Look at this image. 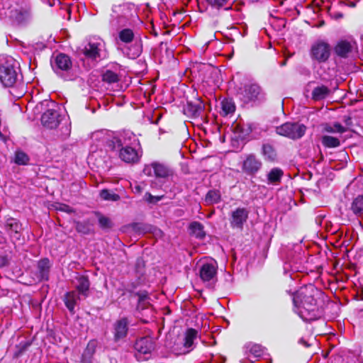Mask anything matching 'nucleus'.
<instances>
[{
	"label": "nucleus",
	"instance_id": "1",
	"mask_svg": "<svg viewBox=\"0 0 363 363\" xmlns=\"http://www.w3.org/2000/svg\"><path fill=\"white\" fill-rule=\"evenodd\" d=\"M321 294L313 284H308L301 287L293 296V303L296 313L306 320L315 318L317 310V298Z\"/></svg>",
	"mask_w": 363,
	"mask_h": 363
},
{
	"label": "nucleus",
	"instance_id": "2",
	"mask_svg": "<svg viewBox=\"0 0 363 363\" xmlns=\"http://www.w3.org/2000/svg\"><path fill=\"white\" fill-rule=\"evenodd\" d=\"M41 107L47 108V110L41 116V123L44 127L48 129H55L60 124L62 136L66 138L69 135L70 127L65 114H62L61 109L53 101L44 100L40 103Z\"/></svg>",
	"mask_w": 363,
	"mask_h": 363
},
{
	"label": "nucleus",
	"instance_id": "3",
	"mask_svg": "<svg viewBox=\"0 0 363 363\" xmlns=\"http://www.w3.org/2000/svg\"><path fill=\"white\" fill-rule=\"evenodd\" d=\"M22 4V0H0V18H9L18 24L26 23L30 12Z\"/></svg>",
	"mask_w": 363,
	"mask_h": 363
},
{
	"label": "nucleus",
	"instance_id": "4",
	"mask_svg": "<svg viewBox=\"0 0 363 363\" xmlns=\"http://www.w3.org/2000/svg\"><path fill=\"white\" fill-rule=\"evenodd\" d=\"M118 40L124 47L123 52L130 59L138 57L143 52V42L140 35L130 28H123L118 32Z\"/></svg>",
	"mask_w": 363,
	"mask_h": 363
},
{
	"label": "nucleus",
	"instance_id": "5",
	"mask_svg": "<svg viewBox=\"0 0 363 363\" xmlns=\"http://www.w3.org/2000/svg\"><path fill=\"white\" fill-rule=\"evenodd\" d=\"M21 77L20 65L13 57H0V81L4 86L11 87Z\"/></svg>",
	"mask_w": 363,
	"mask_h": 363
},
{
	"label": "nucleus",
	"instance_id": "6",
	"mask_svg": "<svg viewBox=\"0 0 363 363\" xmlns=\"http://www.w3.org/2000/svg\"><path fill=\"white\" fill-rule=\"evenodd\" d=\"M105 43L100 38H91L85 45L83 53L86 58L93 60H100L104 57Z\"/></svg>",
	"mask_w": 363,
	"mask_h": 363
},
{
	"label": "nucleus",
	"instance_id": "7",
	"mask_svg": "<svg viewBox=\"0 0 363 363\" xmlns=\"http://www.w3.org/2000/svg\"><path fill=\"white\" fill-rule=\"evenodd\" d=\"M306 130V127L303 124L298 123H285L280 126L277 127V134L289 138L292 140H297L302 138Z\"/></svg>",
	"mask_w": 363,
	"mask_h": 363
},
{
	"label": "nucleus",
	"instance_id": "8",
	"mask_svg": "<svg viewBox=\"0 0 363 363\" xmlns=\"http://www.w3.org/2000/svg\"><path fill=\"white\" fill-rule=\"evenodd\" d=\"M239 94L245 103L261 101L264 98V93L257 84H247L240 89Z\"/></svg>",
	"mask_w": 363,
	"mask_h": 363
},
{
	"label": "nucleus",
	"instance_id": "9",
	"mask_svg": "<svg viewBox=\"0 0 363 363\" xmlns=\"http://www.w3.org/2000/svg\"><path fill=\"white\" fill-rule=\"evenodd\" d=\"M310 55L313 60L319 63L325 62L330 56V46L325 41L318 40L312 45Z\"/></svg>",
	"mask_w": 363,
	"mask_h": 363
},
{
	"label": "nucleus",
	"instance_id": "10",
	"mask_svg": "<svg viewBox=\"0 0 363 363\" xmlns=\"http://www.w3.org/2000/svg\"><path fill=\"white\" fill-rule=\"evenodd\" d=\"M217 269L218 265L215 260L203 262L199 269V277L203 282L211 285L216 280Z\"/></svg>",
	"mask_w": 363,
	"mask_h": 363
},
{
	"label": "nucleus",
	"instance_id": "11",
	"mask_svg": "<svg viewBox=\"0 0 363 363\" xmlns=\"http://www.w3.org/2000/svg\"><path fill=\"white\" fill-rule=\"evenodd\" d=\"M143 173L148 177H155L157 178H167L172 175V170L166 164L153 162L151 164L145 165Z\"/></svg>",
	"mask_w": 363,
	"mask_h": 363
},
{
	"label": "nucleus",
	"instance_id": "12",
	"mask_svg": "<svg viewBox=\"0 0 363 363\" xmlns=\"http://www.w3.org/2000/svg\"><path fill=\"white\" fill-rule=\"evenodd\" d=\"M50 63L54 72L60 76H63L64 72H68L72 66L70 57L63 53H59L52 57Z\"/></svg>",
	"mask_w": 363,
	"mask_h": 363
},
{
	"label": "nucleus",
	"instance_id": "13",
	"mask_svg": "<svg viewBox=\"0 0 363 363\" xmlns=\"http://www.w3.org/2000/svg\"><path fill=\"white\" fill-rule=\"evenodd\" d=\"M205 105L201 99H197L195 101H188L184 106V113L192 118L204 117Z\"/></svg>",
	"mask_w": 363,
	"mask_h": 363
},
{
	"label": "nucleus",
	"instance_id": "14",
	"mask_svg": "<svg viewBox=\"0 0 363 363\" xmlns=\"http://www.w3.org/2000/svg\"><path fill=\"white\" fill-rule=\"evenodd\" d=\"M130 321L128 318L122 317L116 320L113 324V334L115 342L124 340L128 332Z\"/></svg>",
	"mask_w": 363,
	"mask_h": 363
},
{
	"label": "nucleus",
	"instance_id": "15",
	"mask_svg": "<svg viewBox=\"0 0 363 363\" xmlns=\"http://www.w3.org/2000/svg\"><path fill=\"white\" fill-rule=\"evenodd\" d=\"M249 211L245 208H237L230 216V224L233 228L242 230L248 218Z\"/></svg>",
	"mask_w": 363,
	"mask_h": 363
},
{
	"label": "nucleus",
	"instance_id": "16",
	"mask_svg": "<svg viewBox=\"0 0 363 363\" xmlns=\"http://www.w3.org/2000/svg\"><path fill=\"white\" fill-rule=\"evenodd\" d=\"M136 145L116 147L119 151V157L122 161L128 164L137 163L140 160V155L135 149Z\"/></svg>",
	"mask_w": 363,
	"mask_h": 363
},
{
	"label": "nucleus",
	"instance_id": "17",
	"mask_svg": "<svg viewBox=\"0 0 363 363\" xmlns=\"http://www.w3.org/2000/svg\"><path fill=\"white\" fill-rule=\"evenodd\" d=\"M4 226L12 242L15 243L21 239L22 225L17 219L13 218H7Z\"/></svg>",
	"mask_w": 363,
	"mask_h": 363
},
{
	"label": "nucleus",
	"instance_id": "18",
	"mask_svg": "<svg viewBox=\"0 0 363 363\" xmlns=\"http://www.w3.org/2000/svg\"><path fill=\"white\" fill-rule=\"evenodd\" d=\"M262 163L255 155H248L242 162V170L249 175H254L261 169Z\"/></svg>",
	"mask_w": 363,
	"mask_h": 363
},
{
	"label": "nucleus",
	"instance_id": "19",
	"mask_svg": "<svg viewBox=\"0 0 363 363\" xmlns=\"http://www.w3.org/2000/svg\"><path fill=\"white\" fill-rule=\"evenodd\" d=\"M113 149L116 147L138 145V140L133 133H124L120 137H115L111 140Z\"/></svg>",
	"mask_w": 363,
	"mask_h": 363
},
{
	"label": "nucleus",
	"instance_id": "20",
	"mask_svg": "<svg viewBox=\"0 0 363 363\" xmlns=\"http://www.w3.org/2000/svg\"><path fill=\"white\" fill-rule=\"evenodd\" d=\"M73 284L76 289L75 291L82 296V298L88 297L89 294L90 281L87 276L77 274Z\"/></svg>",
	"mask_w": 363,
	"mask_h": 363
},
{
	"label": "nucleus",
	"instance_id": "21",
	"mask_svg": "<svg viewBox=\"0 0 363 363\" xmlns=\"http://www.w3.org/2000/svg\"><path fill=\"white\" fill-rule=\"evenodd\" d=\"M354 43L347 40H340L337 41L334 47V52L341 58H347L352 52Z\"/></svg>",
	"mask_w": 363,
	"mask_h": 363
},
{
	"label": "nucleus",
	"instance_id": "22",
	"mask_svg": "<svg viewBox=\"0 0 363 363\" xmlns=\"http://www.w3.org/2000/svg\"><path fill=\"white\" fill-rule=\"evenodd\" d=\"M134 347L140 354H150L155 348L154 342L150 337H142L135 342Z\"/></svg>",
	"mask_w": 363,
	"mask_h": 363
},
{
	"label": "nucleus",
	"instance_id": "23",
	"mask_svg": "<svg viewBox=\"0 0 363 363\" xmlns=\"http://www.w3.org/2000/svg\"><path fill=\"white\" fill-rule=\"evenodd\" d=\"M82 296L76 291H68L65 294L64 302L69 311L74 314L75 313L74 308L77 302L84 300Z\"/></svg>",
	"mask_w": 363,
	"mask_h": 363
},
{
	"label": "nucleus",
	"instance_id": "24",
	"mask_svg": "<svg viewBox=\"0 0 363 363\" xmlns=\"http://www.w3.org/2000/svg\"><path fill=\"white\" fill-rule=\"evenodd\" d=\"M51 264L48 258L40 259L37 264L38 274L37 277L39 281H47L49 279V274Z\"/></svg>",
	"mask_w": 363,
	"mask_h": 363
},
{
	"label": "nucleus",
	"instance_id": "25",
	"mask_svg": "<svg viewBox=\"0 0 363 363\" xmlns=\"http://www.w3.org/2000/svg\"><path fill=\"white\" fill-rule=\"evenodd\" d=\"M350 209L357 218L363 216V195L358 196L352 201Z\"/></svg>",
	"mask_w": 363,
	"mask_h": 363
},
{
	"label": "nucleus",
	"instance_id": "26",
	"mask_svg": "<svg viewBox=\"0 0 363 363\" xmlns=\"http://www.w3.org/2000/svg\"><path fill=\"white\" fill-rule=\"evenodd\" d=\"M235 105L230 99H225L220 102V114L227 116L235 112Z\"/></svg>",
	"mask_w": 363,
	"mask_h": 363
},
{
	"label": "nucleus",
	"instance_id": "27",
	"mask_svg": "<svg viewBox=\"0 0 363 363\" xmlns=\"http://www.w3.org/2000/svg\"><path fill=\"white\" fill-rule=\"evenodd\" d=\"M221 200V194L219 190L211 189L208 191L205 197V202L207 205L218 203Z\"/></svg>",
	"mask_w": 363,
	"mask_h": 363
},
{
	"label": "nucleus",
	"instance_id": "28",
	"mask_svg": "<svg viewBox=\"0 0 363 363\" xmlns=\"http://www.w3.org/2000/svg\"><path fill=\"white\" fill-rule=\"evenodd\" d=\"M330 92L329 89L325 86H318L312 91V99L314 101H320L326 98Z\"/></svg>",
	"mask_w": 363,
	"mask_h": 363
},
{
	"label": "nucleus",
	"instance_id": "29",
	"mask_svg": "<svg viewBox=\"0 0 363 363\" xmlns=\"http://www.w3.org/2000/svg\"><path fill=\"white\" fill-rule=\"evenodd\" d=\"M189 230L191 234L194 235L196 238L202 239L205 237V232L203 230V226L199 222H193L189 225Z\"/></svg>",
	"mask_w": 363,
	"mask_h": 363
},
{
	"label": "nucleus",
	"instance_id": "30",
	"mask_svg": "<svg viewBox=\"0 0 363 363\" xmlns=\"http://www.w3.org/2000/svg\"><path fill=\"white\" fill-rule=\"evenodd\" d=\"M197 330L193 328H189L186 330L184 342V346L186 349H189L192 347L194 340L197 337Z\"/></svg>",
	"mask_w": 363,
	"mask_h": 363
},
{
	"label": "nucleus",
	"instance_id": "31",
	"mask_svg": "<svg viewBox=\"0 0 363 363\" xmlns=\"http://www.w3.org/2000/svg\"><path fill=\"white\" fill-rule=\"evenodd\" d=\"M321 142L323 145L328 148H335L340 145V141L338 138L330 135H323Z\"/></svg>",
	"mask_w": 363,
	"mask_h": 363
},
{
	"label": "nucleus",
	"instance_id": "32",
	"mask_svg": "<svg viewBox=\"0 0 363 363\" xmlns=\"http://www.w3.org/2000/svg\"><path fill=\"white\" fill-rule=\"evenodd\" d=\"M284 174L283 171L277 167L273 168L267 174V179L269 183L276 184L280 182Z\"/></svg>",
	"mask_w": 363,
	"mask_h": 363
},
{
	"label": "nucleus",
	"instance_id": "33",
	"mask_svg": "<svg viewBox=\"0 0 363 363\" xmlns=\"http://www.w3.org/2000/svg\"><path fill=\"white\" fill-rule=\"evenodd\" d=\"M262 154L264 157L270 161L275 160L277 153L272 145L269 144H264L262 146Z\"/></svg>",
	"mask_w": 363,
	"mask_h": 363
},
{
	"label": "nucleus",
	"instance_id": "34",
	"mask_svg": "<svg viewBox=\"0 0 363 363\" xmlns=\"http://www.w3.org/2000/svg\"><path fill=\"white\" fill-rule=\"evenodd\" d=\"M102 79L105 82L112 84L117 82L119 80V77L117 73L108 69L103 74Z\"/></svg>",
	"mask_w": 363,
	"mask_h": 363
},
{
	"label": "nucleus",
	"instance_id": "35",
	"mask_svg": "<svg viewBox=\"0 0 363 363\" xmlns=\"http://www.w3.org/2000/svg\"><path fill=\"white\" fill-rule=\"evenodd\" d=\"M29 161V157L27 154L21 150H17L15 152L14 162L18 165H25Z\"/></svg>",
	"mask_w": 363,
	"mask_h": 363
},
{
	"label": "nucleus",
	"instance_id": "36",
	"mask_svg": "<svg viewBox=\"0 0 363 363\" xmlns=\"http://www.w3.org/2000/svg\"><path fill=\"white\" fill-rule=\"evenodd\" d=\"M31 342L29 340H23L19 342L16 346V351L14 352V356L18 357L23 354V353L28 350L30 346Z\"/></svg>",
	"mask_w": 363,
	"mask_h": 363
},
{
	"label": "nucleus",
	"instance_id": "37",
	"mask_svg": "<svg viewBox=\"0 0 363 363\" xmlns=\"http://www.w3.org/2000/svg\"><path fill=\"white\" fill-rule=\"evenodd\" d=\"M324 130L330 133H343L346 131V128L339 123H335L333 125H326Z\"/></svg>",
	"mask_w": 363,
	"mask_h": 363
},
{
	"label": "nucleus",
	"instance_id": "38",
	"mask_svg": "<svg viewBox=\"0 0 363 363\" xmlns=\"http://www.w3.org/2000/svg\"><path fill=\"white\" fill-rule=\"evenodd\" d=\"M100 196L101 199H103L104 200H106V201H116L119 200V199H120V196L118 194H113L107 189H103L100 192Z\"/></svg>",
	"mask_w": 363,
	"mask_h": 363
},
{
	"label": "nucleus",
	"instance_id": "39",
	"mask_svg": "<svg viewBox=\"0 0 363 363\" xmlns=\"http://www.w3.org/2000/svg\"><path fill=\"white\" fill-rule=\"evenodd\" d=\"M76 229L77 232L88 235L91 233V229L87 221L77 222L76 224Z\"/></svg>",
	"mask_w": 363,
	"mask_h": 363
},
{
	"label": "nucleus",
	"instance_id": "40",
	"mask_svg": "<svg viewBox=\"0 0 363 363\" xmlns=\"http://www.w3.org/2000/svg\"><path fill=\"white\" fill-rule=\"evenodd\" d=\"M247 347L249 348L250 352L255 357H260L262 354V348L259 345L250 344Z\"/></svg>",
	"mask_w": 363,
	"mask_h": 363
},
{
	"label": "nucleus",
	"instance_id": "41",
	"mask_svg": "<svg viewBox=\"0 0 363 363\" xmlns=\"http://www.w3.org/2000/svg\"><path fill=\"white\" fill-rule=\"evenodd\" d=\"M99 223L101 228L106 229L111 227V220L106 216L100 215L99 217Z\"/></svg>",
	"mask_w": 363,
	"mask_h": 363
},
{
	"label": "nucleus",
	"instance_id": "42",
	"mask_svg": "<svg viewBox=\"0 0 363 363\" xmlns=\"http://www.w3.org/2000/svg\"><path fill=\"white\" fill-rule=\"evenodd\" d=\"M212 7L219 9L225 5L228 0H206Z\"/></svg>",
	"mask_w": 363,
	"mask_h": 363
},
{
	"label": "nucleus",
	"instance_id": "43",
	"mask_svg": "<svg viewBox=\"0 0 363 363\" xmlns=\"http://www.w3.org/2000/svg\"><path fill=\"white\" fill-rule=\"evenodd\" d=\"M116 17L117 16H115L113 15L111 17V20L110 23L112 26L116 27V26H119L120 24H123L125 22V18L123 17L119 16L118 19H116Z\"/></svg>",
	"mask_w": 363,
	"mask_h": 363
},
{
	"label": "nucleus",
	"instance_id": "44",
	"mask_svg": "<svg viewBox=\"0 0 363 363\" xmlns=\"http://www.w3.org/2000/svg\"><path fill=\"white\" fill-rule=\"evenodd\" d=\"M138 296L139 302H144L148 298V294L146 291L137 293Z\"/></svg>",
	"mask_w": 363,
	"mask_h": 363
},
{
	"label": "nucleus",
	"instance_id": "45",
	"mask_svg": "<svg viewBox=\"0 0 363 363\" xmlns=\"http://www.w3.org/2000/svg\"><path fill=\"white\" fill-rule=\"evenodd\" d=\"M57 209L67 213L73 212L72 208L66 204H60V206L57 208Z\"/></svg>",
	"mask_w": 363,
	"mask_h": 363
},
{
	"label": "nucleus",
	"instance_id": "46",
	"mask_svg": "<svg viewBox=\"0 0 363 363\" xmlns=\"http://www.w3.org/2000/svg\"><path fill=\"white\" fill-rule=\"evenodd\" d=\"M246 127L247 128L245 129V126L242 128V132L245 134V135H248L249 133H250L252 130H253V124H247L246 125Z\"/></svg>",
	"mask_w": 363,
	"mask_h": 363
},
{
	"label": "nucleus",
	"instance_id": "47",
	"mask_svg": "<svg viewBox=\"0 0 363 363\" xmlns=\"http://www.w3.org/2000/svg\"><path fill=\"white\" fill-rule=\"evenodd\" d=\"M9 259L6 256H0V267L8 265Z\"/></svg>",
	"mask_w": 363,
	"mask_h": 363
},
{
	"label": "nucleus",
	"instance_id": "48",
	"mask_svg": "<svg viewBox=\"0 0 363 363\" xmlns=\"http://www.w3.org/2000/svg\"><path fill=\"white\" fill-rule=\"evenodd\" d=\"M6 242V238L4 236L2 232L1 231L0 244H5Z\"/></svg>",
	"mask_w": 363,
	"mask_h": 363
},
{
	"label": "nucleus",
	"instance_id": "49",
	"mask_svg": "<svg viewBox=\"0 0 363 363\" xmlns=\"http://www.w3.org/2000/svg\"><path fill=\"white\" fill-rule=\"evenodd\" d=\"M162 232L160 230H156V235H162Z\"/></svg>",
	"mask_w": 363,
	"mask_h": 363
},
{
	"label": "nucleus",
	"instance_id": "50",
	"mask_svg": "<svg viewBox=\"0 0 363 363\" xmlns=\"http://www.w3.org/2000/svg\"><path fill=\"white\" fill-rule=\"evenodd\" d=\"M289 267H290V264L285 263L284 267V270L286 271Z\"/></svg>",
	"mask_w": 363,
	"mask_h": 363
},
{
	"label": "nucleus",
	"instance_id": "51",
	"mask_svg": "<svg viewBox=\"0 0 363 363\" xmlns=\"http://www.w3.org/2000/svg\"><path fill=\"white\" fill-rule=\"evenodd\" d=\"M148 196L150 198L149 201H152V199L153 198V196L150 194H148Z\"/></svg>",
	"mask_w": 363,
	"mask_h": 363
},
{
	"label": "nucleus",
	"instance_id": "52",
	"mask_svg": "<svg viewBox=\"0 0 363 363\" xmlns=\"http://www.w3.org/2000/svg\"><path fill=\"white\" fill-rule=\"evenodd\" d=\"M23 94V90H22L18 95H16L17 97H20V95H22Z\"/></svg>",
	"mask_w": 363,
	"mask_h": 363
},
{
	"label": "nucleus",
	"instance_id": "53",
	"mask_svg": "<svg viewBox=\"0 0 363 363\" xmlns=\"http://www.w3.org/2000/svg\"><path fill=\"white\" fill-rule=\"evenodd\" d=\"M301 341L303 343H304V344H305V345H306V347H308V346H309V345H308L305 341H303V340H301Z\"/></svg>",
	"mask_w": 363,
	"mask_h": 363
},
{
	"label": "nucleus",
	"instance_id": "54",
	"mask_svg": "<svg viewBox=\"0 0 363 363\" xmlns=\"http://www.w3.org/2000/svg\"><path fill=\"white\" fill-rule=\"evenodd\" d=\"M292 270L297 271L298 270V267H295L294 268L292 269Z\"/></svg>",
	"mask_w": 363,
	"mask_h": 363
}]
</instances>
